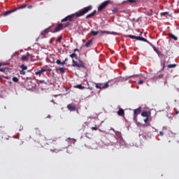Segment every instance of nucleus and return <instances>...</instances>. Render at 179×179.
<instances>
[{"label":"nucleus","instance_id":"obj_6","mask_svg":"<svg viewBox=\"0 0 179 179\" xmlns=\"http://www.w3.org/2000/svg\"><path fill=\"white\" fill-rule=\"evenodd\" d=\"M67 108L69 110V111H76V106H72L71 104L67 106Z\"/></svg>","mask_w":179,"mask_h":179},{"label":"nucleus","instance_id":"obj_17","mask_svg":"<svg viewBox=\"0 0 179 179\" xmlns=\"http://www.w3.org/2000/svg\"><path fill=\"white\" fill-rule=\"evenodd\" d=\"M50 31L48 30V29H45L44 31H42L41 34L42 36H45V34H48V33Z\"/></svg>","mask_w":179,"mask_h":179},{"label":"nucleus","instance_id":"obj_23","mask_svg":"<svg viewBox=\"0 0 179 179\" xmlns=\"http://www.w3.org/2000/svg\"><path fill=\"white\" fill-rule=\"evenodd\" d=\"M72 62V66H76L78 68V63L75 61V59H73Z\"/></svg>","mask_w":179,"mask_h":179},{"label":"nucleus","instance_id":"obj_31","mask_svg":"<svg viewBox=\"0 0 179 179\" xmlns=\"http://www.w3.org/2000/svg\"><path fill=\"white\" fill-rule=\"evenodd\" d=\"M133 76H126V77L123 78V79H124V80H128L129 79V78H133Z\"/></svg>","mask_w":179,"mask_h":179},{"label":"nucleus","instance_id":"obj_12","mask_svg":"<svg viewBox=\"0 0 179 179\" xmlns=\"http://www.w3.org/2000/svg\"><path fill=\"white\" fill-rule=\"evenodd\" d=\"M13 12H15V10H8L4 13L3 16H9V15H10V13H13Z\"/></svg>","mask_w":179,"mask_h":179},{"label":"nucleus","instance_id":"obj_57","mask_svg":"<svg viewBox=\"0 0 179 179\" xmlns=\"http://www.w3.org/2000/svg\"><path fill=\"white\" fill-rule=\"evenodd\" d=\"M76 51H79V49H75L74 52H76Z\"/></svg>","mask_w":179,"mask_h":179},{"label":"nucleus","instance_id":"obj_62","mask_svg":"<svg viewBox=\"0 0 179 179\" xmlns=\"http://www.w3.org/2000/svg\"><path fill=\"white\" fill-rule=\"evenodd\" d=\"M50 117H51L50 115H48V118H50Z\"/></svg>","mask_w":179,"mask_h":179},{"label":"nucleus","instance_id":"obj_54","mask_svg":"<svg viewBox=\"0 0 179 179\" xmlns=\"http://www.w3.org/2000/svg\"><path fill=\"white\" fill-rule=\"evenodd\" d=\"M19 55V52H15L13 55Z\"/></svg>","mask_w":179,"mask_h":179},{"label":"nucleus","instance_id":"obj_34","mask_svg":"<svg viewBox=\"0 0 179 179\" xmlns=\"http://www.w3.org/2000/svg\"><path fill=\"white\" fill-rule=\"evenodd\" d=\"M176 64H169L168 68H176Z\"/></svg>","mask_w":179,"mask_h":179},{"label":"nucleus","instance_id":"obj_8","mask_svg":"<svg viewBox=\"0 0 179 179\" xmlns=\"http://www.w3.org/2000/svg\"><path fill=\"white\" fill-rule=\"evenodd\" d=\"M92 44H93V41L90 40L85 43V47H87V48H89L90 47H92Z\"/></svg>","mask_w":179,"mask_h":179},{"label":"nucleus","instance_id":"obj_32","mask_svg":"<svg viewBox=\"0 0 179 179\" xmlns=\"http://www.w3.org/2000/svg\"><path fill=\"white\" fill-rule=\"evenodd\" d=\"M26 6H27V5L26 4H22L19 7V9H24V8H26Z\"/></svg>","mask_w":179,"mask_h":179},{"label":"nucleus","instance_id":"obj_40","mask_svg":"<svg viewBox=\"0 0 179 179\" xmlns=\"http://www.w3.org/2000/svg\"><path fill=\"white\" fill-rule=\"evenodd\" d=\"M127 2H129L130 3H135L136 1L135 0H127Z\"/></svg>","mask_w":179,"mask_h":179},{"label":"nucleus","instance_id":"obj_46","mask_svg":"<svg viewBox=\"0 0 179 179\" xmlns=\"http://www.w3.org/2000/svg\"><path fill=\"white\" fill-rule=\"evenodd\" d=\"M167 13H167V12H166V13H161V16H166V15H167Z\"/></svg>","mask_w":179,"mask_h":179},{"label":"nucleus","instance_id":"obj_14","mask_svg":"<svg viewBox=\"0 0 179 179\" xmlns=\"http://www.w3.org/2000/svg\"><path fill=\"white\" fill-rule=\"evenodd\" d=\"M169 37L171 38H173V40H174L175 41H177V40H178V38H177V36H174V34H169Z\"/></svg>","mask_w":179,"mask_h":179},{"label":"nucleus","instance_id":"obj_2","mask_svg":"<svg viewBox=\"0 0 179 179\" xmlns=\"http://www.w3.org/2000/svg\"><path fill=\"white\" fill-rule=\"evenodd\" d=\"M110 131L115 132V139H116L117 143H120V145H124L125 143L124 139L122 138V136L121 135V132L115 131V130L113 128L110 129Z\"/></svg>","mask_w":179,"mask_h":179},{"label":"nucleus","instance_id":"obj_55","mask_svg":"<svg viewBox=\"0 0 179 179\" xmlns=\"http://www.w3.org/2000/svg\"><path fill=\"white\" fill-rule=\"evenodd\" d=\"M65 62H66L65 61H64L63 62H62V66L65 65Z\"/></svg>","mask_w":179,"mask_h":179},{"label":"nucleus","instance_id":"obj_15","mask_svg":"<svg viewBox=\"0 0 179 179\" xmlns=\"http://www.w3.org/2000/svg\"><path fill=\"white\" fill-rule=\"evenodd\" d=\"M77 68H85V63L80 61V64H78Z\"/></svg>","mask_w":179,"mask_h":179},{"label":"nucleus","instance_id":"obj_25","mask_svg":"<svg viewBox=\"0 0 179 179\" xmlns=\"http://www.w3.org/2000/svg\"><path fill=\"white\" fill-rule=\"evenodd\" d=\"M96 89H103V85L101 84H96Z\"/></svg>","mask_w":179,"mask_h":179},{"label":"nucleus","instance_id":"obj_52","mask_svg":"<svg viewBox=\"0 0 179 179\" xmlns=\"http://www.w3.org/2000/svg\"><path fill=\"white\" fill-rule=\"evenodd\" d=\"M31 8H33V6H31V5L28 6L29 9H31Z\"/></svg>","mask_w":179,"mask_h":179},{"label":"nucleus","instance_id":"obj_33","mask_svg":"<svg viewBox=\"0 0 179 179\" xmlns=\"http://www.w3.org/2000/svg\"><path fill=\"white\" fill-rule=\"evenodd\" d=\"M140 41H144L145 43H148V41L146 38L141 37Z\"/></svg>","mask_w":179,"mask_h":179},{"label":"nucleus","instance_id":"obj_45","mask_svg":"<svg viewBox=\"0 0 179 179\" xmlns=\"http://www.w3.org/2000/svg\"><path fill=\"white\" fill-rule=\"evenodd\" d=\"M141 37L140 36H136L135 40H138V41H141Z\"/></svg>","mask_w":179,"mask_h":179},{"label":"nucleus","instance_id":"obj_20","mask_svg":"<svg viewBox=\"0 0 179 179\" xmlns=\"http://www.w3.org/2000/svg\"><path fill=\"white\" fill-rule=\"evenodd\" d=\"M99 33H100V31H91V34H92V36H97V34H99Z\"/></svg>","mask_w":179,"mask_h":179},{"label":"nucleus","instance_id":"obj_18","mask_svg":"<svg viewBox=\"0 0 179 179\" xmlns=\"http://www.w3.org/2000/svg\"><path fill=\"white\" fill-rule=\"evenodd\" d=\"M75 87H76L77 89H80V90H83L85 88L84 86H83L82 85H77L75 86Z\"/></svg>","mask_w":179,"mask_h":179},{"label":"nucleus","instance_id":"obj_28","mask_svg":"<svg viewBox=\"0 0 179 179\" xmlns=\"http://www.w3.org/2000/svg\"><path fill=\"white\" fill-rule=\"evenodd\" d=\"M108 83H106L104 84V85H102V89H107L108 87Z\"/></svg>","mask_w":179,"mask_h":179},{"label":"nucleus","instance_id":"obj_37","mask_svg":"<svg viewBox=\"0 0 179 179\" xmlns=\"http://www.w3.org/2000/svg\"><path fill=\"white\" fill-rule=\"evenodd\" d=\"M61 40H62V36H59V37L57 39V43H61Z\"/></svg>","mask_w":179,"mask_h":179},{"label":"nucleus","instance_id":"obj_59","mask_svg":"<svg viewBox=\"0 0 179 179\" xmlns=\"http://www.w3.org/2000/svg\"><path fill=\"white\" fill-rule=\"evenodd\" d=\"M148 44H150V45H152V43H150V42H149V41H148V42H147Z\"/></svg>","mask_w":179,"mask_h":179},{"label":"nucleus","instance_id":"obj_9","mask_svg":"<svg viewBox=\"0 0 179 179\" xmlns=\"http://www.w3.org/2000/svg\"><path fill=\"white\" fill-rule=\"evenodd\" d=\"M141 108H138L137 109H135L134 110V115H139V114H141Z\"/></svg>","mask_w":179,"mask_h":179},{"label":"nucleus","instance_id":"obj_7","mask_svg":"<svg viewBox=\"0 0 179 179\" xmlns=\"http://www.w3.org/2000/svg\"><path fill=\"white\" fill-rule=\"evenodd\" d=\"M154 51L157 52L159 58H163V57H164V55H163L160 51L157 50V49H156L155 47Z\"/></svg>","mask_w":179,"mask_h":179},{"label":"nucleus","instance_id":"obj_61","mask_svg":"<svg viewBox=\"0 0 179 179\" xmlns=\"http://www.w3.org/2000/svg\"><path fill=\"white\" fill-rule=\"evenodd\" d=\"M51 103H54V100H51Z\"/></svg>","mask_w":179,"mask_h":179},{"label":"nucleus","instance_id":"obj_50","mask_svg":"<svg viewBox=\"0 0 179 179\" xmlns=\"http://www.w3.org/2000/svg\"><path fill=\"white\" fill-rule=\"evenodd\" d=\"M149 120V118L148 117H146L145 119H144V122H145V124H146V122H148V120Z\"/></svg>","mask_w":179,"mask_h":179},{"label":"nucleus","instance_id":"obj_11","mask_svg":"<svg viewBox=\"0 0 179 179\" xmlns=\"http://www.w3.org/2000/svg\"><path fill=\"white\" fill-rule=\"evenodd\" d=\"M117 114L120 117H122V115H124V110L122 108H120L119 110L117 111Z\"/></svg>","mask_w":179,"mask_h":179},{"label":"nucleus","instance_id":"obj_39","mask_svg":"<svg viewBox=\"0 0 179 179\" xmlns=\"http://www.w3.org/2000/svg\"><path fill=\"white\" fill-rule=\"evenodd\" d=\"M56 63L57 64V65H62V62H61L59 59H57Z\"/></svg>","mask_w":179,"mask_h":179},{"label":"nucleus","instance_id":"obj_3","mask_svg":"<svg viewBox=\"0 0 179 179\" xmlns=\"http://www.w3.org/2000/svg\"><path fill=\"white\" fill-rule=\"evenodd\" d=\"M108 3H110V1H106L103 2L99 7H98V10L101 11L103 10V9H104L106 8V6H107V5H108Z\"/></svg>","mask_w":179,"mask_h":179},{"label":"nucleus","instance_id":"obj_51","mask_svg":"<svg viewBox=\"0 0 179 179\" xmlns=\"http://www.w3.org/2000/svg\"><path fill=\"white\" fill-rule=\"evenodd\" d=\"M110 34H113V36H115V34H117V32H111Z\"/></svg>","mask_w":179,"mask_h":179},{"label":"nucleus","instance_id":"obj_13","mask_svg":"<svg viewBox=\"0 0 179 179\" xmlns=\"http://www.w3.org/2000/svg\"><path fill=\"white\" fill-rule=\"evenodd\" d=\"M41 71L43 73H44V72H47V71H50V68H48V66L43 67V68H41Z\"/></svg>","mask_w":179,"mask_h":179},{"label":"nucleus","instance_id":"obj_44","mask_svg":"<svg viewBox=\"0 0 179 179\" xmlns=\"http://www.w3.org/2000/svg\"><path fill=\"white\" fill-rule=\"evenodd\" d=\"M51 152H55V153H58V152H59V150H57V149H54V150H50Z\"/></svg>","mask_w":179,"mask_h":179},{"label":"nucleus","instance_id":"obj_24","mask_svg":"<svg viewBox=\"0 0 179 179\" xmlns=\"http://www.w3.org/2000/svg\"><path fill=\"white\" fill-rule=\"evenodd\" d=\"M148 113H147L146 111H143V112L141 113V116H142V117H148Z\"/></svg>","mask_w":179,"mask_h":179},{"label":"nucleus","instance_id":"obj_1","mask_svg":"<svg viewBox=\"0 0 179 179\" xmlns=\"http://www.w3.org/2000/svg\"><path fill=\"white\" fill-rule=\"evenodd\" d=\"M92 6H88L87 7H85L81 10H80L78 12L69 15L67 17H64L63 20H62V22H66L69 20V22H73V18L75 17H80V16H83V15H85V13H87L89 10H92Z\"/></svg>","mask_w":179,"mask_h":179},{"label":"nucleus","instance_id":"obj_4","mask_svg":"<svg viewBox=\"0 0 179 179\" xmlns=\"http://www.w3.org/2000/svg\"><path fill=\"white\" fill-rule=\"evenodd\" d=\"M64 27V25L62 24H59L55 28L53 31V33H57L58 31H60V30H62V28Z\"/></svg>","mask_w":179,"mask_h":179},{"label":"nucleus","instance_id":"obj_26","mask_svg":"<svg viewBox=\"0 0 179 179\" xmlns=\"http://www.w3.org/2000/svg\"><path fill=\"white\" fill-rule=\"evenodd\" d=\"M126 37H129V38L134 39L136 38V36L134 35H127Z\"/></svg>","mask_w":179,"mask_h":179},{"label":"nucleus","instance_id":"obj_29","mask_svg":"<svg viewBox=\"0 0 179 179\" xmlns=\"http://www.w3.org/2000/svg\"><path fill=\"white\" fill-rule=\"evenodd\" d=\"M21 68L23 71H26L27 69V66L24 64L21 65Z\"/></svg>","mask_w":179,"mask_h":179},{"label":"nucleus","instance_id":"obj_21","mask_svg":"<svg viewBox=\"0 0 179 179\" xmlns=\"http://www.w3.org/2000/svg\"><path fill=\"white\" fill-rule=\"evenodd\" d=\"M35 75H37L38 76H41V75H43V73L41 72V70H38V71L35 72Z\"/></svg>","mask_w":179,"mask_h":179},{"label":"nucleus","instance_id":"obj_60","mask_svg":"<svg viewBox=\"0 0 179 179\" xmlns=\"http://www.w3.org/2000/svg\"><path fill=\"white\" fill-rule=\"evenodd\" d=\"M68 61V58H66L65 59H64V62H67Z\"/></svg>","mask_w":179,"mask_h":179},{"label":"nucleus","instance_id":"obj_16","mask_svg":"<svg viewBox=\"0 0 179 179\" xmlns=\"http://www.w3.org/2000/svg\"><path fill=\"white\" fill-rule=\"evenodd\" d=\"M22 61H29V56L22 55L21 57Z\"/></svg>","mask_w":179,"mask_h":179},{"label":"nucleus","instance_id":"obj_30","mask_svg":"<svg viewBox=\"0 0 179 179\" xmlns=\"http://www.w3.org/2000/svg\"><path fill=\"white\" fill-rule=\"evenodd\" d=\"M134 121L138 124V115H134Z\"/></svg>","mask_w":179,"mask_h":179},{"label":"nucleus","instance_id":"obj_53","mask_svg":"<svg viewBox=\"0 0 179 179\" xmlns=\"http://www.w3.org/2000/svg\"><path fill=\"white\" fill-rule=\"evenodd\" d=\"M25 56L29 57H30V53L27 52V55H25Z\"/></svg>","mask_w":179,"mask_h":179},{"label":"nucleus","instance_id":"obj_5","mask_svg":"<svg viewBox=\"0 0 179 179\" xmlns=\"http://www.w3.org/2000/svg\"><path fill=\"white\" fill-rule=\"evenodd\" d=\"M165 65H166V57L164 55V57L161 58V66H162L163 69H164Z\"/></svg>","mask_w":179,"mask_h":179},{"label":"nucleus","instance_id":"obj_56","mask_svg":"<svg viewBox=\"0 0 179 179\" xmlns=\"http://www.w3.org/2000/svg\"><path fill=\"white\" fill-rule=\"evenodd\" d=\"M75 142H76V140H72V143L75 144Z\"/></svg>","mask_w":179,"mask_h":179},{"label":"nucleus","instance_id":"obj_41","mask_svg":"<svg viewBox=\"0 0 179 179\" xmlns=\"http://www.w3.org/2000/svg\"><path fill=\"white\" fill-rule=\"evenodd\" d=\"M143 80H140L138 83V85H143Z\"/></svg>","mask_w":179,"mask_h":179},{"label":"nucleus","instance_id":"obj_63","mask_svg":"<svg viewBox=\"0 0 179 179\" xmlns=\"http://www.w3.org/2000/svg\"><path fill=\"white\" fill-rule=\"evenodd\" d=\"M0 66H2V64L1 63H0Z\"/></svg>","mask_w":179,"mask_h":179},{"label":"nucleus","instance_id":"obj_22","mask_svg":"<svg viewBox=\"0 0 179 179\" xmlns=\"http://www.w3.org/2000/svg\"><path fill=\"white\" fill-rule=\"evenodd\" d=\"M101 34H110V31H99Z\"/></svg>","mask_w":179,"mask_h":179},{"label":"nucleus","instance_id":"obj_38","mask_svg":"<svg viewBox=\"0 0 179 179\" xmlns=\"http://www.w3.org/2000/svg\"><path fill=\"white\" fill-rule=\"evenodd\" d=\"M20 75H25L26 71H24V70H21V71H20Z\"/></svg>","mask_w":179,"mask_h":179},{"label":"nucleus","instance_id":"obj_48","mask_svg":"<svg viewBox=\"0 0 179 179\" xmlns=\"http://www.w3.org/2000/svg\"><path fill=\"white\" fill-rule=\"evenodd\" d=\"M113 13H117L118 12V10L117 8H115L113 10Z\"/></svg>","mask_w":179,"mask_h":179},{"label":"nucleus","instance_id":"obj_47","mask_svg":"<svg viewBox=\"0 0 179 179\" xmlns=\"http://www.w3.org/2000/svg\"><path fill=\"white\" fill-rule=\"evenodd\" d=\"M175 111H176V115H178L179 114V111L177 110V108H174Z\"/></svg>","mask_w":179,"mask_h":179},{"label":"nucleus","instance_id":"obj_58","mask_svg":"<svg viewBox=\"0 0 179 179\" xmlns=\"http://www.w3.org/2000/svg\"><path fill=\"white\" fill-rule=\"evenodd\" d=\"M67 26H69V23H67V24L65 25V27H67Z\"/></svg>","mask_w":179,"mask_h":179},{"label":"nucleus","instance_id":"obj_64","mask_svg":"<svg viewBox=\"0 0 179 179\" xmlns=\"http://www.w3.org/2000/svg\"><path fill=\"white\" fill-rule=\"evenodd\" d=\"M98 127H101V123L99 124V126H98Z\"/></svg>","mask_w":179,"mask_h":179},{"label":"nucleus","instance_id":"obj_27","mask_svg":"<svg viewBox=\"0 0 179 179\" xmlns=\"http://www.w3.org/2000/svg\"><path fill=\"white\" fill-rule=\"evenodd\" d=\"M58 71H59V72H61V73H65V69H64V68H59Z\"/></svg>","mask_w":179,"mask_h":179},{"label":"nucleus","instance_id":"obj_43","mask_svg":"<svg viewBox=\"0 0 179 179\" xmlns=\"http://www.w3.org/2000/svg\"><path fill=\"white\" fill-rule=\"evenodd\" d=\"M139 136L141 138H143V139H146V136H145V135L140 134Z\"/></svg>","mask_w":179,"mask_h":179},{"label":"nucleus","instance_id":"obj_49","mask_svg":"<svg viewBox=\"0 0 179 179\" xmlns=\"http://www.w3.org/2000/svg\"><path fill=\"white\" fill-rule=\"evenodd\" d=\"M159 135L160 136H163V135H164V133L163 131H160Z\"/></svg>","mask_w":179,"mask_h":179},{"label":"nucleus","instance_id":"obj_19","mask_svg":"<svg viewBox=\"0 0 179 179\" xmlns=\"http://www.w3.org/2000/svg\"><path fill=\"white\" fill-rule=\"evenodd\" d=\"M71 58H76V59H78V55L76 53H73L70 55Z\"/></svg>","mask_w":179,"mask_h":179},{"label":"nucleus","instance_id":"obj_10","mask_svg":"<svg viewBox=\"0 0 179 179\" xmlns=\"http://www.w3.org/2000/svg\"><path fill=\"white\" fill-rule=\"evenodd\" d=\"M96 15V10H94L92 13L88 14L87 16H86V19H89L90 17H93V16H94Z\"/></svg>","mask_w":179,"mask_h":179},{"label":"nucleus","instance_id":"obj_36","mask_svg":"<svg viewBox=\"0 0 179 179\" xmlns=\"http://www.w3.org/2000/svg\"><path fill=\"white\" fill-rule=\"evenodd\" d=\"M91 129L92 130V131H97V129H99V127H92V128H91Z\"/></svg>","mask_w":179,"mask_h":179},{"label":"nucleus","instance_id":"obj_42","mask_svg":"<svg viewBox=\"0 0 179 179\" xmlns=\"http://www.w3.org/2000/svg\"><path fill=\"white\" fill-rule=\"evenodd\" d=\"M6 71V68H0V72H5Z\"/></svg>","mask_w":179,"mask_h":179},{"label":"nucleus","instance_id":"obj_35","mask_svg":"<svg viewBox=\"0 0 179 179\" xmlns=\"http://www.w3.org/2000/svg\"><path fill=\"white\" fill-rule=\"evenodd\" d=\"M13 80L14 81V82H19V78H17V77H13Z\"/></svg>","mask_w":179,"mask_h":179}]
</instances>
